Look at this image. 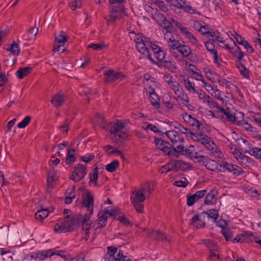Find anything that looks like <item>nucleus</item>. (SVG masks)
<instances>
[{
	"mask_svg": "<svg viewBox=\"0 0 261 261\" xmlns=\"http://www.w3.org/2000/svg\"><path fill=\"white\" fill-rule=\"evenodd\" d=\"M82 222V230L84 231L85 236L82 238L87 241L89 237V230L91 221L90 220L87 221L86 224L83 225V216L81 215H75L71 218L67 216L65 221L61 224H56L54 226V230L57 233L67 232L73 230L75 228L79 227Z\"/></svg>",
	"mask_w": 261,
	"mask_h": 261,
	"instance_id": "obj_1",
	"label": "nucleus"
},
{
	"mask_svg": "<svg viewBox=\"0 0 261 261\" xmlns=\"http://www.w3.org/2000/svg\"><path fill=\"white\" fill-rule=\"evenodd\" d=\"M124 127V123L117 120L116 122L111 123L110 127V138L119 147L122 145L128 137L127 134L123 131Z\"/></svg>",
	"mask_w": 261,
	"mask_h": 261,
	"instance_id": "obj_2",
	"label": "nucleus"
},
{
	"mask_svg": "<svg viewBox=\"0 0 261 261\" xmlns=\"http://www.w3.org/2000/svg\"><path fill=\"white\" fill-rule=\"evenodd\" d=\"M205 215H207L209 219H213V221H216L219 217V213L217 210L212 208L197 214L193 217L190 224L197 228H204L205 226Z\"/></svg>",
	"mask_w": 261,
	"mask_h": 261,
	"instance_id": "obj_3",
	"label": "nucleus"
},
{
	"mask_svg": "<svg viewBox=\"0 0 261 261\" xmlns=\"http://www.w3.org/2000/svg\"><path fill=\"white\" fill-rule=\"evenodd\" d=\"M126 0H109L110 4L112 5L111 14L110 15L109 21L113 22H115L116 20L120 18L118 14L121 15L124 12L125 8L123 5L125 3Z\"/></svg>",
	"mask_w": 261,
	"mask_h": 261,
	"instance_id": "obj_4",
	"label": "nucleus"
},
{
	"mask_svg": "<svg viewBox=\"0 0 261 261\" xmlns=\"http://www.w3.org/2000/svg\"><path fill=\"white\" fill-rule=\"evenodd\" d=\"M82 205L87 208V212H88L83 217V225H84L87 224V221H89L93 212L94 199L89 191L86 193V197L82 200Z\"/></svg>",
	"mask_w": 261,
	"mask_h": 261,
	"instance_id": "obj_5",
	"label": "nucleus"
},
{
	"mask_svg": "<svg viewBox=\"0 0 261 261\" xmlns=\"http://www.w3.org/2000/svg\"><path fill=\"white\" fill-rule=\"evenodd\" d=\"M87 166L81 164L76 165L71 173L70 178L74 182H78L84 178L87 174Z\"/></svg>",
	"mask_w": 261,
	"mask_h": 261,
	"instance_id": "obj_6",
	"label": "nucleus"
},
{
	"mask_svg": "<svg viewBox=\"0 0 261 261\" xmlns=\"http://www.w3.org/2000/svg\"><path fill=\"white\" fill-rule=\"evenodd\" d=\"M147 42L144 41L136 44V47L138 51L144 55V57L146 58L150 61L151 63L157 65L159 67H161L162 65L159 64L158 62L155 61L151 57V55L149 52V49L146 46Z\"/></svg>",
	"mask_w": 261,
	"mask_h": 261,
	"instance_id": "obj_7",
	"label": "nucleus"
},
{
	"mask_svg": "<svg viewBox=\"0 0 261 261\" xmlns=\"http://www.w3.org/2000/svg\"><path fill=\"white\" fill-rule=\"evenodd\" d=\"M109 207H107V209H105L103 211L99 212L98 214V223L96 228H102L107 225L108 215L110 217H114L111 210H109Z\"/></svg>",
	"mask_w": 261,
	"mask_h": 261,
	"instance_id": "obj_8",
	"label": "nucleus"
},
{
	"mask_svg": "<svg viewBox=\"0 0 261 261\" xmlns=\"http://www.w3.org/2000/svg\"><path fill=\"white\" fill-rule=\"evenodd\" d=\"M176 1L177 4L176 5H174V7H177L178 9H182L187 13L200 15V13L196 9H193L186 0H176Z\"/></svg>",
	"mask_w": 261,
	"mask_h": 261,
	"instance_id": "obj_9",
	"label": "nucleus"
},
{
	"mask_svg": "<svg viewBox=\"0 0 261 261\" xmlns=\"http://www.w3.org/2000/svg\"><path fill=\"white\" fill-rule=\"evenodd\" d=\"M165 134L170 140L173 145L178 142L183 143L184 142L183 137L176 130H169L165 133Z\"/></svg>",
	"mask_w": 261,
	"mask_h": 261,
	"instance_id": "obj_10",
	"label": "nucleus"
},
{
	"mask_svg": "<svg viewBox=\"0 0 261 261\" xmlns=\"http://www.w3.org/2000/svg\"><path fill=\"white\" fill-rule=\"evenodd\" d=\"M235 38L237 42L243 46L245 49L247 51H248L250 53H253L254 51V50L252 46L249 44V43L245 39V38L242 36L236 33L233 36Z\"/></svg>",
	"mask_w": 261,
	"mask_h": 261,
	"instance_id": "obj_11",
	"label": "nucleus"
},
{
	"mask_svg": "<svg viewBox=\"0 0 261 261\" xmlns=\"http://www.w3.org/2000/svg\"><path fill=\"white\" fill-rule=\"evenodd\" d=\"M149 236L151 238L159 241H170L171 240L170 237L166 233L162 232L159 230L151 231L149 233Z\"/></svg>",
	"mask_w": 261,
	"mask_h": 261,
	"instance_id": "obj_12",
	"label": "nucleus"
},
{
	"mask_svg": "<svg viewBox=\"0 0 261 261\" xmlns=\"http://www.w3.org/2000/svg\"><path fill=\"white\" fill-rule=\"evenodd\" d=\"M182 117L185 121L189 123L190 125L197 127L199 130L200 129V126L202 125V123L197 119L193 117L192 115H189L187 113H184L182 115Z\"/></svg>",
	"mask_w": 261,
	"mask_h": 261,
	"instance_id": "obj_13",
	"label": "nucleus"
},
{
	"mask_svg": "<svg viewBox=\"0 0 261 261\" xmlns=\"http://www.w3.org/2000/svg\"><path fill=\"white\" fill-rule=\"evenodd\" d=\"M157 16L162 21L160 24L163 26V29L166 30V33H169L171 34L172 28H173L171 22L168 20L165 16L163 14L159 13Z\"/></svg>",
	"mask_w": 261,
	"mask_h": 261,
	"instance_id": "obj_14",
	"label": "nucleus"
},
{
	"mask_svg": "<svg viewBox=\"0 0 261 261\" xmlns=\"http://www.w3.org/2000/svg\"><path fill=\"white\" fill-rule=\"evenodd\" d=\"M121 73L115 71L114 70L110 69L108 70L105 73V82L107 83H112L118 80L120 76Z\"/></svg>",
	"mask_w": 261,
	"mask_h": 261,
	"instance_id": "obj_15",
	"label": "nucleus"
},
{
	"mask_svg": "<svg viewBox=\"0 0 261 261\" xmlns=\"http://www.w3.org/2000/svg\"><path fill=\"white\" fill-rule=\"evenodd\" d=\"M140 190L144 193L145 195L149 196L154 190V186L150 182H146L142 185Z\"/></svg>",
	"mask_w": 261,
	"mask_h": 261,
	"instance_id": "obj_16",
	"label": "nucleus"
},
{
	"mask_svg": "<svg viewBox=\"0 0 261 261\" xmlns=\"http://www.w3.org/2000/svg\"><path fill=\"white\" fill-rule=\"evenodd\" d=\"M149 99L151 104L155 108L159 109L160 108V98L158 95L155 93L154 89L150 93Z\"/></svg>",
	"mask_w": 261,
	"mask_h": 261,
	"instance_id": "obj_17",
	"label": "nucleus"
},
{
	"mask_svg": "<svg viewBox=\"0 0 261 261\" xmlns=\"http://www.w3.org/2000/svg\"><path fill=\"white\" fill-rule=\"evenodd\" d=\"M67 40V38H62L61 39L58 41H55L53 51H59L61 50L62 52H63L65 50L64 44Z\"/></svg>",
	"mask_w": 261,
	"mask_h": 261,
	"instance_id": "obj_18",
	"label": "nucleus"
},
{
	"mask_svg": "<svg viewBox=\"0 0 261 261\" xmlns=\"http://www.w3.org/2000/svg\"><path fill=\"white\" fill-rule=\"evenodd\" d=\"M32 67H25L20 68L16 72V75L19 79H22L24 76L30 73Z\"/></svg>",
	"mask_w": 261,
	"mask_h": 261,
	"instance_id": "obj_19",
	"label": "nucleus"
},
{
	"mask_svg": "<svg viewBox=\"0 0 261 261\" xmlns=\"http://www.w3.org/2000/svg\"><path fill=\"white\" fill-rule=\"evenodd\" d=\"M65 99L64 95L56 94L53 97L51 102L55 107H58L62 105Z\"/></svg>",
	"mask_w": 261,
	"mask_h": 261,
	"instance_id": "obj_20",
	"label": "nucleus"
},
{
	"mask_svg": "<svg viewBox=\"0 0 261 261\" xmlns=\"http://www.w3.org/2000/svg\"><path fill=\"white\" fill-rule=\"evenodd\" d=\"M49 214V211L47 208H42L37 210L35 214V217L36 220L42 221L46 218Z\"/></svg>",
	"mask_w": 261,
	"mask_h": 261,
	"instance_id": "obj_21",
	"label": "nucleus"
},
{
	"mask_svg": "<svg viewBox=\"0 0 261 261\" xmlns=\"http://www.w3.org/2000/svg\"><path fill=\"white\" fill-rule=\"evenodd\" d=\"M200 142L204 145L209 150H214V147H211V144L215 145L214 142L210 140L207 135L203 134V136L200 137Z\"/></svg>",
	"mask_w": 261,
	"mask_h": 261,
	"instance_id": "obj_22",
	"label": "nucleus"
},
{
	"mask_svg": "<svg viewBox=\"0 0 261 261\" xmlns=\"http://www.w3.org/2000/svg\"><path fill=\"white\" fill-rule=\"evenodd\" d=\"M144 193H143L140 189L138 190L135 193V196L134 198L131 197V200L132 203H135V202H142L145 199Z\"/></svg>",
	"mask_w": 261,
	"mask_h": 261,
	"instance_id": "obj_23",
	"label": "nucleus"
},
{
	"mask_svg": "<svg viewBox=\"0 0 261 261\" xmlns=\"http://www.w3.org/2000/svg\"><path fill=\"white\" fill-rule=\"evenodd\" d=\"M98 168L97 167L93 168L91 172L89 174L90 181L89 184L94 183V186H97L98 175Z\"/></svg>",
	"mask_w": 261,
	"mask_h": 261,
	"instance_id": "obj_24",
	"label": "nucleus"
},
{
	"mask_svg": "<svg viewBox=\"0 0 261 261\" xmlns=\"http://www.w3.org/2000/svg\"><path fill=\"white\" fill-rule=\"evenodd\" d=\"M6 50L10 51L13 55L18 56L20 51L19 45L16 43L14 41L9 44L8 47L7 48Z\"/></svg>",
	"mask_w": 261,
	"mask_h": 261,
	"instance_id": "obj_25",
	"label": "nucleus"
},
{
	"mask_svg": "<svg viewBox=\"0 0 261 261\" xmlns=\"http://www.w3.org/2000/svg\"><path fill=\"white\" fill-rule=\"evenodd\" d=\"M244 152L254 156L261 162V148L258 147L252 148L251 150H245Z\"/></svg>",
	"mask_w": 261,
	"mask_h": 261,
	"instance_id": "obj_26",
	"label": "nucleus"
},
{
	"mask_svg": "<svg viewBox=\"0 0 261 261\" xmlns=\"http://www.w3.org/2000/svg\"><path fill=\"white\" fill-rule=\"evenodd\" d=\"M176 49L186 58L191 55V50L188 45L181 44Z\"/></svg>",
	"mask_w": 261,
	"mask_h": 261,
	"instance_id": "obj_27",
	"label": "nucleus"
},
{
	"mask_svg": "<svg viewBox=\"0 0 261 261\" xmlns=\"http://www.w3.org/2000/svg\"><path fill=\"white\" fill-rule=\"evenodd\" d=\"M75 152L74 149H68L66 159V164H70L75 161Z\"/></svg>",
	"mask_w": 261,
	"mask_h": 261,
	"instance_id": "obj_28",
	"label": "nucleus"
},
{
	"mask_svg": "<svg viewBox=\"0 0 261 261\" xmlns=\"http://www.w3.org/2000/svg\"><path fill=\"white\" fill-rule=\"evenodd\" d=\"M175 160L176 172L179 170H186L190 167L189 164L181 160Z\"/></svg>",
	"mask_w": 261,
	"mask_h": 261,
	"instance_id": "obj_29",
	"label": "nucleus"
},
{
	"mask_svg": "<svg viewBox=\"0 0 261 261\" xmlns=\"http://www.w3.org/2000/svg\"><path fill=\"white\" fill-rule=\"evenodd\" d=\"M215 191L213 189L206 195L204 199V204L206 205L213 204V200L215 198V194H214Z\"/></svg>",
	"mask_w": 261,
	"mask_h": 261,
	"instance_id": "obj_30",
	"label": "nucleus"
},
{
	"mask_svg": "<svg viewBox=\"0 0 261 261\" xmlns=\"http://www.w3.org/2000/svg\"><path fill=\"white\" fill-rule=\"evenodd\" d=\"M223 115L225 116L227 120L228 121L232 122L233 123L236 124L237 125H239L241 124L240 121L238 120L236 116L230 113V111L229 110H227V109L223 114Z\"/></svg>",
	"mask_w": 261,
	"mask_h": 261,
	"instance_id": "obj_31",
	"label": "nucleus"
},
{
	"mask_svg": "<svg viewBox=\"0 0 261 261\" xmlns=\"http://www.w3.org/2000/svg\"><path fill=\"white\" fill-rule=\"evenodd\" d=\"M221 232L226 241H231L233 237V232L229 227L223 228Z\"/></svg>",
	"mask_w": 261,
	"mask_h": 261,
	"instance_id": "obj_32",
	"label": "nucleus"
},
{
	"mask_svg": "<svg viewBox=\"0 0 261 261\" xmlns=\"http://www.w3.org/2000/svg\"><path fill=\"white\" fill-rule=\"evenodd\" d=\"M159 64L162 65L161 67H165L169 70H174L177 68L175 64L167 58H166L162 64L159 63Z\"/></svg>",
	"mask_w": 261,
	"mask_h": 261,
	"instance_id": "obj_33",
	"label": "nucleus"
},
{
	"mask_svg": "<svg viewBox=\"0 0 261 261\" xmlns=\"http://www.w3.org/2000/svg\"><path fill=\"white\" fill-rule=\"evenodd\" d=\"M205 167L207 169L211 171H215L216 170L219 171V169H218V163H217L215 161L210 159H208L207 162L206 163Z\"/></svg>",
	"mask_w": 261,
	"mask_h": 261,
	"instance_id": "obj_34",
	"label": "nucleus"
},
{
	"mask_svg": "<svg viewBox=\"0 0 261 261\" xmlns=\"http://www.w3.org/2000/svg\"><path fill=\"white\" fill-rule=\"evenodd\" d=\"M204 243L206 247L211 251H218V247L213 240H205Z\"/></svg>",
	"mask_w": 261,
	"mask_h": 261,
	"instance_id": "obj_35",
	"label": "nucleus"
},
{
	"mask_svg": "<svg viewBox=\"0 0 261 261\" xmlns=\"http://www.w3.org/2000/svg\"><path fill=\"white\" fill-rule=\"evenodd\" d=\"M119 166V162L114 160L110 164H108L106 167V170L110 172L115 171Z\"/></svg>",
	"mask_w": 261,
	"mask_h": 261,
	"instance_id": "obj_36",
	"label": "nucleus"
},
{
	"mask_svg": "<svg viewBox=\"0 0 261 261\" xmlns=\"http://www.w3.org/2000/svg\"><path fill=\"white\" fill-rule=\"evenodd\" d=\"M236 165L229 164L227 162L223 163L222 164H219V166L222 167V169H219V171L221 172H225L228 171L230 172H232Z\"/></svg>",
	"mask_w": 261,
	"mask_h": 261,
	"instance_id": "obj_37",
	"label": "nucleus"
},
{
	"mask_svg": "<svg viewBox=\"0 0 261 261\" xmlns=\"http://www.w3.org/2000/svg\"><path fill=\"white\" fill-rule=\"evenodd\" d=\"M170 125L173 126L175 129H178L179 132L183 134H186V132H184L183 129L186 131L189 130V128L185 127L176 121L170 122Z\"/></svg>",
	"mask_w": 261,
	"mask_h": 261,
	"instance_id": "obj_38",
	"label": "nucleus"
},
{
	"mask_svg": "<svg viewBox=\"0 0 261 261\" xmlns=\"http://www.w3.org/2000/svg\"><path fill=\"white\" fill-rule=\"evenodd\" d=\"M195 155L194 156V159L197 160L196 162H198L201 165L205 166V165L207 162V160L209 159L208 157L203 155H197V152H195Z\"/></svg>",
	"mask_w": 261,
	"mask_h": 261,
	"instance_id": "obj_39",
	"label": "nucleus"
},
{
	"mask_svg": "<svg viewBox=\"0 0 261 261\" xmlns=\"http://www.w3.org/2000/svg\"><path fill=\"white\" fill-rule=\"evenodd\" d=\"M8 82V78L5 73H0V93L5 89V84Z\"/></svg>",
	"mask_w": 261,
	"mask_h": 261,
	"instance_id": "obj_40",
	"label": "nucleus"
},
{
	"mask_svg": "<svg viewBox=\"0 0 261 261\" xmlns=\"http://www.w3.org/2000/svg\"><path fill=\"white\" fill-rule=\"evenodd\" d=\"M234 44L237 48L234 51L232 50V53L234 54L236 58H237L239 60L242 61V59L244 57V54L241 50L240 47L239 46H238L235 42H234Z\"/></svg>",
	"mask_w": 261,
	"mask_h": 261,
	"instance_id": "obj_41",
	"label": "nucleus"
},
{
	"mask_svg": "<svg viewBox=\"0 0 261 261\" xmlns=\"http://www.w3.org/2000/svg\"><path fill=\"white\" fill-rule=\"evenodd\" d=\"M50 249L39 252L36 254V258L39 260H43L47 257H50Z\"/></svg>",
	"mask_w": 261,
	"mask_h": 261,
	"instance_id": "obj_42",
	"label": "nucleus"
},
{
	"mask_svg": "<svg viewBox=\"0 0 261 261\" xmlns=\"http://www.w3.org/2000/svg\"><path fill=\"white\" fill-rule=\"evenodd\" d=\"M158 53L155 54L154 56L155 58L160 62H162V63L164 62V61L166 59V53L163 49H159Z\"/></svg>",
	"mask_w": 261,
	"mask_h": 261,
	"instance_id": "obj_43",
	"label": "nucleus"
},
{
	"mask_svg": "<svg viewBox=\"0 0 261 261\" xmlns=\"http://www.w3.org/2000/svg\"><path fill=\"white\" fill-rule=\"evenodd\" d=\"M32 118L30 116H27L17 124V126L19 128H25L30 122Z\"/></svg>",
	"mask_w": 261,
	"mask_h": 261,
	"instance_id": "obj_44",
	"label": "nucleus"
},
{
	"mask_svg": "<svg viewBox=\"0 0 261 261\" xmlns=\"http://www.w3.org/2000/svg\"><path fill=\"white\" fill-rule=\"evenodd\" d=\"M88 47L93 48L94 50L99 51L106 48L107 46L104 42H101L100 44L90 43L88 45Z\"/></svg>",
	"mask_w": 261,
	"mask_h": 261,
	"instance_id": "obj_45",
	"label": "nucleus"
},
{
	"mask_svg": "<svg viewBox=\"0 0 261 261\" xmlns=\"http://www.w3.org/2000/svg\"><path fill=\"white\" fill-rule=\"evenodd\" d=\"M69 7L72 10L82 8V4L81 0H75L69 3Z\"/></svg>",
	"mask_w": 261,
	"mask_h": 261,
	"instance_id": "obj_46",
	"label": "nucleus"
},
{
	"mask_svg": "<svg viewBox=\"0 0 261 261\" xmlns=\"http://www.w3.org/2000/svg\"><path fill=\"white\" fill-rule=\"evenodd\" d=\"M186 135L187 137H189V136H192L193 137H191V138L195 141H197L200 142V137H202L203 136V134H196L192 132L189 130L186 131V134H185Z\"/></svg>",
	"mask_w": 261,
	"mask_h": 261,
	"instance_id": "obj_47",
	"label": "nucleus"
},
{
	"mask_svg": "<svg viewBox=\"0 0 261 261\" xmlns=\"http://www.w3.org/2000/svg\"><path fill=\"white\" fill-rule=\"evenodd\" d=\"M50 255L51 256L54 255H57L58 256H59L63 258H66V251L63 250H57L55 249H50Z\"/></svg>",
	"mask_w": 261,
	"mask_h": 261,
	"instance_id": "obj_48",
	"label": "nucleus"
},
{
	"mask_svg": "<svg viewBox=\"0 0 261 261\" xmlns=\"http://www.w3.org/2000/svg\"><path fill=\"white\" fill-rule=\"evenodd\" d=\"M192 24L195 30H198L201 33L203 32V29L206 30V26L202 25L198 20L193 21Z\"/></svg>",
	"mask_w": 261,
	"mask_h": 261,
	"instance_id": "obj_49",
	"label": "nucleus"
},
{
	"mask_svg": "<svg viewBox=\"0 0 261 261\" xmlns=\"http://www.w3.org/2000/svg\"><path fill=\"white\" fill-rule=\"evenodd\" d=\"M104 149L107 151V153L109 155H112L114 154H117L118 155L119 153H121V151L119 150L117 148H116L112 151H109V149H113V146L110 145H107L104 147Z\"/></svg>",
	"mask_w": 261,
	"mask_h": 261,
	"instance_id": "obj_50",
	"label": "nucleus"
},
{
	"mask_svg": "<svg viewBox=\"0 0 261 261\" xmlns=\"http://www.w3.org/2000/svg\"><path fill=\"white\" fill-rule=\"evenodd\" d=\"M205 46L207 50L210 52L212 54L217 52V50L215 49L214 44L211 41H207L205 42Z\"/></svg>",
	"mask_w": 261,
	"mask_h": 261,
	"instance_id": "obj_51",
	"label": "nucleus"
},
{
	"mask_svg": "<svg viewBox=\"0 0 261 261\" xmlns=\"http://www.w3.org/2000/svg\"><path fill=\"white\" fill-rule=\"evenodd\" d=\"M94 154L91 153L81 156L80 161L88 163H89L91 161L93 160L94 159Z\"/></svg>",
	"mask_w": 261,
	"mask_h": 261,
	"instance_id": "obj_52",
	"label": "nucleus"
},
{
	"mask_svg": "<svg viewBox=\"0 0 261 261\" xmlns=\"http://www.w3.org/2000/svg\"><path fill=\"white\" fill-rule=\"evenodd\" d=\"M240 74L245 78L250 79V75L249 70L245 66H242V68L239 69Z\"/></svg>",
	"mask_w": 261,
	"mask_h": 261,
	"instance_id": "obj_53",
	"label": "nucleus"
},
{
	"mask_svg": "<svg viewBox=\"0 0 261 261\" xmlns=\"http://www.w3.org/2000/svg\"><path fill=\"white\" fill-rule=\"evenodd\" d=\"M146 126L144 127L145 129H150L154 133H158L163 134V133L160 131L154 125L151 123H146Z\"/></svg>",
	"mask_w": 261,
	"mask_h": 261,
	"instance_id": "obj_54",
	"label": "nucleus"
},
{
	"mask_svg": "<svg viewBox=\"0 0 261 261\" xmlns=\"http://www.w3.org/2000/svg\"><path fill=\"white\" fill-rule=\"evenodd\" d=\"M197 201L195 198V197L193 195H187V205L191 206L194 205L195 202Z\"/></svg>",
	"mask_w": 261,
	"mask_h": 261,
	"instance_id": "obj_55",
	"label": "nucleus"
},
{
	"mask_svg": "<svg viewBox=\"0 0 261 261\" xmlns=\"http://www.w3.org/2000/svg\"><path fill=\"white\" fill-rule=\"evenodd\" d=\"M166 167H168L167 172H176V168L175 167V163L174 160H171L170 162L167 163Z\"/></svg>",
	"mask_w": 261,
	"mask_h": 261,
	"instance_id": "obj_56",
	"label": "nucleus"
},
{
	"mask_svg": "<svg viewBox=\"0 0 261 261\" xmlns=\"http://www.w3.org/2000/svg\"><path fill=\"white\" fill-rule=\"evenodd\" d=\"M241 155V160L240 162L244 165H246L247 163L251 162V159L248 156H246L243 154V153H239Z\"/></svg>",
	"mask_w": 261,
	"mask_h": 261,
	"instance_id": "obj_57",
	"label": "nucleus"
},
{
	"mask_svg": "<svg viewBox=\"0 0 261 261\" xmlns=\"http://www.w3.org/2000/svg\"><path fill=\"white\" fill-rule=\"evenodd\" d=\"M117 220H119L122 224L128 225L130 224V221L124 215H123L121 216H119L117 218Z\"/></svg>",
	"mask_w": 261,
	"mask_h": 261,
	"instance_id": "obj_58",
	"label": "nucleus"
},
{
	"mask_svg": "<svg viewBox=\"0 0 261 261\" xmlns=\"http://www.w3.org/2000/svg\"><path fill=\"white\" fill-rule=\"evenodd\" d=\"M189 184V182L187 180L186 181H184L180 180L175 181L173 185L178 187L186 188Z\"/></svg>",
	"mask_w": 261,
	"mask_h": 261,
	"instance_id": "obj_59",
	"label": "nucleus"
},
{
	"mask_svg": "<svg viewBox=\"0 0 261 261\" xmlns=\"http://www.w3.org/2000/svg\"><path fill=\"white\" fill-rule=\"evenodd\" d=\"M206 192V190H200L196 192L194 194H193L197 201L201 198L203 197Z\"/></svg>",
	"mask_w": 261,
	"mask_h": 261,
	"instance_id": "obj_60",
	"label": "nucleus"
},
{
	"mask_svg": "<svg viewBox=\"0 0 261 261\" xmlns=\"http://www.w3.org/2000/svg\"><path fill=\"white\" fill-rule=\"evenodd\" d=\"M118 249L116 247L110 246L108 247V253L110 256H114L117 252Z\"/></svg>",
	"mask_w": 261,
	"mask_h": 261,
	"instance_id": "obj_61",
	"label": "nucleus"
},
{
	"mask_svg": "<svg viewBox=\"0 0 261 261\" xmlns=\"http://www.w3.org/2000/svg\"><path fill=\"white\" fill-rule=\"evenodd\" d=\"M171 149V152H169V156L178 158L181 155L180 152L178 151L175 147H173Z\"/></svg>",
	"mask_w": 261,
	"mask_h": 261,
	"instance_id": "obj_62",
	"label": "nucleus"
},
{
	"mask_svg": "<svg viewBox=\"0 0 261 261\" xmlns=\"http://www.w3.org/2000/svg\"><path fill=\"white\" fill-rule=\"evenodd\" d=\"M123 258H126V255H124L122 251L120 250L118 252L116 257H114V259L116 261H122Z\"/></svg>",
	"mask_w": 261,
	"mask_h": 261,
	"instance_id": "obj_63",
	"label": "nucleus"
},
{
	"mask_svg": "<svg viewBox=\"0 0 261 261\" xmlns=\"http://www.w3.org/2000/svg\"><path fill=\"white\" fill-rule=\"evenodd\" d=\"M245 235L243 234L238 235L233 240H232V242L233 243L238 242L242 243L244 240H245Z\"/></svg>",
	"mask_w": 261,
	"mask_h": 261,
	"instance_id": "obj_64",
	"label": "nucleus"
}]
</instances>
